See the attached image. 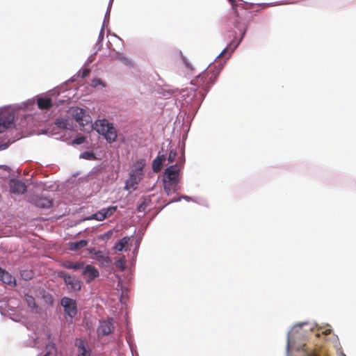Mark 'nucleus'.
<instances>
[{
  "label": "nucleus",
  "instance_id": "obj_20",
  "mask_svg": "<svg viewBox=\"0 0 356 356\" xmlns=\"http://www.w3.org/2000/svg\"><path fill=\"white\" fill-rule=\"evenodd\" d=\"M62 266L67 269L78 270L83 268L84 266L83 262H72L70 261H65L63 262Z\"/></svg>",
  "mask_w": 356,
  "mask_h": 356
},
{
  "label": "nucleus",
  "instance_id": "obj_33",
  "mask_svg": "<svg viewBox=\"0 0 356 356\" xmlns=\"http://www.w3.org/2000/svg\"><path fill=\"white\" fill-rule=\"evenodd\" d=\"M89 74H90V70L84 69L83 72H82L81 77L82 78H85V77L88 76Z\"/></svg>",
  "mask_w": 356,
  "mask_h": 356
},
{
  "label": "nucleus",
  "instance_id": "obj_17",
  "mask_svg": "<svg viewBox=\"0 0 356 356\" xmlns=\"http://www.w3.org/2000/svg\"><path fill=\"white\" fill-rule=\"evenodd\" d=\"M37 104L40 109L47 110L51 107L52 102L49 97H39L37 99Z\"/></svg>",
  "mask_w": 356,
  "mask_h": 356
},
{
  "label": "nucleus",
  "instance_id": "obj_38",
  "mask_svg": "<svg viewBox=\"0 0 356 356\" xmlns=\"http://www.w3.org/2000/svg\"><path fill=\"white\" fill-rule=\"evenodd\" d=\"M44 356H49L48 354L44 355Z\"/></svg>",
  "mask_w": 356,
  "mask_h": 356
},
{
  "label": "nucleus",
  "instance_id": "obj_6",
  "mask_svg": "<svg viewBox=\"0 0 356 356\" xmlns=\"http://www.w3.org/2000/svg\"><path fill=\"white\" fill-rule=\"evenodd\" d=\"M58 277L64 280L65 284L67 289L70 291H80L81 289L82 282L76 278L74 276H72L67 274L65 272H59Z\"/></svg>",
  "mask_w": 356,
  "mask_h": 356
},
{
  "label": "nucleus",
  "instance_id": "obj_18",
  "mask_svg": "<svg viewBox=\"0 0 356 356\" xmlns=\"http://www.w3.org/2000/svg\"><path fill=\"white\" fill-rule=\"evenodd\" d=\"M165 160V156H158L153 160L152 170L154 172H159L161 170L163 162Z\"/></svg>",
  "mask_w": 356,
  "mask_h": 356
},
{
  "label": "nucleus",
  "instance_id": "obj_10",
  "mask_svg": "<svg viewBox=\"0 0 356 356\" xmlns=\"http://www.w3.org/2000/svg\"><path fill=\"white\" fill-rule=\"evenodd\" d=\"M14 115L11 113H2L0 116V134L8 129L14 122Z\"/></svg>",
  "mask_w": 356,
  "mask_h": 356
},
{
  "label": "nucleus",
  "instance_id": "obj_24",
  "mask_svg": "<svg viewBox=\"0 0 356 356\" xmlns=\"http://www.w3.org/2000/svg\"><path fill=\"white\" fill-rule=\"evenodd\" d=\"M177 185H174L171 183L164 181V191L168 194L170 195L172 191L175 192L176 190Z\"/></svg>",
  "mask_w": 356,
  "mask_h": 356
},
{
  "label": "nucleus",
  "instance_id": "obj_8",
  "mask_svg": "<svg viewBox=\"0 0 356 356\" xmlns=\"http://www.w3.org/2000/svg\"><path fill=\"white\" fill-rule=\"evenodd\" d=\"M112 321V318H111L106 321H101L99 322V325L97 330L98 336L104 337L112 332L114 328Z\"/></svg>",
  "mask_w": 356,
  "mask_h": 356
},
{
  "label": "nucleus",
  "instance_id": "obj_27",
  "mask_svg": "<svg viewBox=\"0 0 356 356\" xmlns=\"http://www.w3.org/2000/svg\"><path fill=\"white\" fill-rule=\"evenodd\" d=\"M55 124L59 128L66 129L67 128V121L64 119L60 118L56 119L55 121Z\"/></svg>",
  "mask_w": 356,
  "mask_h": 356
},
{
  "label": "nucleus",
  "instance_id": "obj_31",
  "mask_svg": "<svg viewBox=\"0 0 356 356\" xmlns=\"http://www.w3.org/2000/svg\"><path fill=\"white\" fill-rule=\"evenodd\" d=\"M88 251L90 254H92L95 255V257L97 255V252H99L100 250H96L95 248H91L88 249Z\"/></svg>",
  "mask_w": 356,
  "mask_h": 356
},
{
  "label": "nucleus",
  "instance_id": "obj_36",
  "mask_svg": "<svg viewBox=\"0 0 356 356\" xmlns=\"http://www.w3.org/2000/svg\"><path fill=\"white\" fill-rule=\"evenodd\" d=\"M225 51H226V49H225L223 50V51L221 53V54H222Z\"/></svg>",
  "mask_w": 356,
  "mask_h": 356
},
{
  "label": "nucleus",
  "instance_id": "obj_4",
  "mask_svg": "<svg viewBox=\"0 0 356 356\" xmlns=\"http://www.w3.org/2000/svg\"><path fill=\"white\" fill-rule=\"evenodd\" d=\"M95 129L97 131L104 136L106 140L109 143H113L117 138V131L112 123L107 120H98L95 122Z\"/></svg>",
  "mask_w": 356,
  "mask_h": 356
},
{
  "label": "nucleus",
  "instance_id": "obj_7",
  "mask_svg": "<svg viewBox=\"0 0 356 356\" xmlns=\"http://www.w3.org/2000/svg\"><path fill=\"white\" fill-rule=\"evenodd\" d=\"M61 305L64 307L65 312L71 318L77 313L76 301L72 298L64 297L61 299Z\"/></svg>",
  "mask_w": 356,
  "mask_h": 356
},
{
  "label": "nucleus",
  "instance_id": "obj_22",
  "mask_svg": "<svg viewBox=\"0 0 356 356\" xmlns=\"http://www.w3.org/2000/svg\"><path fill=\"white\" fill-rule=\"evenodd\" d=\"M117 210L116 206H111L108 208L102 209L105 218L111 217Z\"/></svg>",
  "mask_w": 356,
  "mask_h": 356
},
{
  "label": "nucleus",
  "instance_id": "obj_34",
  "mask_svg": "<svg viewBox=\"0 0 356 356\" xmlns=\"http://www.w3.org/2000/svg\"><path fill=\"white\" fill-rule=\"evenodd\" d=\"M307 356H318L315 353H308Z\"/></svg>",
  "mask_w": 356,
  "mask_h": 356
},
{
  "label": "nucleus",
  "instance_id": "obj_11",
  "mask_svg": "<svg viewBox=\"0 0 356 356\" xmlns=\"http://www.w3.org/2000/svg\"><path fill=\"white\" fill-rule=\"evenodd\" d=\"M32 202L38 207L42 209H49L52 207L53 201L52 200L44 197V196H39L35 195L32 198Z\"/></svg>",
  "mask_w": 356,
  "mask_h": 356
},
{
  "label": "nucleus",
  "instance_id": "obj_12",
  "mask_svg": "<svg viewBox=\"0 0 356 356\" xmlns=\"http://www.w3.org/2000/svg\"><path fill=\"white\" fill-rule=\"evenodd\" d=\"M73 115L80 125L83 126L85 123L87 124L89 122L90 117L86 115V111L83 108H76L73 111Z\"/></svg>",
  "mask_w": 356,
  "mask_h": 356
},
{
  "label": "nucleus",
  "instance_id": "obj_35",
  "mask_svg": "<svg viewBox=\"0 0 356 356\" xmlns=\"http://www.w3.org/2000/svg\"><path fill=\"white\" fill-rule=\"evenodd\" d=\"M86 154L89 155V154H88V152L83 153V155L84 156V155H86Z\"/></svg>",
  "mask_w": 356,
  "mask_h": 356
},
{
  "label": "nucleus",
  "instance_id": "obj_37",
  "mask_svg": "<svg viewBox=\"0 0 356 356\" xmlns=\"http://www.w3.org/2000/svg\"><path fill=\"white\" fill-rule=\"evenodd\" d=\"M83 158H87V157H88V155H86V156H85V155H84V156L83 155Z\"/></svg>",
  "mask_w": 356,
  "mask_h": 356
},
{
  "label": "nucleus",
  "instance_id": "obj_2",
  "mask_svg": "<svg viewBox=\"0 0 356 356\" xmlns=\"http://www.w3.org/2000/svg\"><path fill=\"white\" fill-rule=\"evenodd\" d=\"M145 164V159H140L136 162L130 172L129 178L126 181V189L133 191L136 189L138 184L143 177V168Z\"/></svg>",
  "mask_w": 356,
  "mask_h": 356
},
{
  "label": "nucleus",
  "instance_id": "obj_9",
  "mask_svg": "<svg viewBox=\"0 0 356 356\" xmlns=\"http://www.w3.org/2000/svg\"><path fill=\"white\" fill-rule=\"evenodd\" d=\"M82 275L87 283L91 282L99 275V270L93 266L86 265Z\"/></svg>",
  "mask_w": 356,
  "mask_h": 356
},
{
  "label": "nucleus",
  "instance_id": "obj_16",
  "mask_svg": "<svg viewBox=\"0 0 356 356\" xmlns=\"http://www.w3.org/2000/svg\"><path fill=\"white\" fill-rule=\"evenodd\" d=\"M0 280L4 284L9 285L15 282V280L13 275L1 268H0Z\"/></svg>",
  "mask_w": 356,
  "mask_h": 356
},
{
  "label": "nucleus",
  "instance_id": "obj_32",
  "mask_svg": "<svg viewBox=\"0 0 356 356\" xmlns=\"http://www.w3.org/2000/svg\"><path fill=\"white\" fill-rule=\"evenodd\" d=\"M84 141V138L83 137H81V138H76L74 140V143H76V144H81L83 143Z\"/></svg>",
  "mask_w": 356,
  "mask_h": 356
},
{
  "label": "nucleus",
  "instance_id": "obj_15",
  "mask_svg": "<svg viewBox=\"0 0 356 356\" xmlns=\"http://www.w3.org/2000/svg\"><path fill=\"white\" fill-rule=\"evenodd\" d=\"M96 259L102 266H108L111 263V259L108 254H104L102 251L97 252V255L93 257Z\"/></svg>",
  "mask_w": 356,
  "mask_h": 356
},
{
  "label": "nucleus",
  "instance_id": "obj_1",
  "mask_svg": "<svg viewBox=\"0 0 356 356\" xmlns=\"http://www.w3.org/2000/svg\"><path fill=\"white\" fill-rule=\"evenodd\" d=\"M232 5L233 9L235 10V19H234V26L236 29H237L240 34L241 35L240 40L237 42L236 47L239 44V42L241 41L242 38L244 37L246 30H247V16L250 13L249 11H248L245 9L241 8L240 10H238L239 5H236V2L237 0H228Z\"/></svg>",
  "mask_w": 356,
  "mask_h": 356
},
{
  "label": "nucleus",
  "instance_id": "obj_5",
  "mask_svg": "<svg viewBox=\"0 0 356 356\" xmlns=\"http://www.w3.org/2000/svg\"><path fill=\"white\" fill-rule=\"evenodd\" d=\"M181 167L177 165H172L165 170L164 181L177 185L179 180V171Z\"/></svg>",
  "mask_w": 356,
  "mask_h": 356
},
{
  "label": "nucleus",
  "instance_id": "obj_3",
  "mask_svg": "<svg viewBox=\"0 0 356 356\" xmlns=\"http://www.w3.org/2000/svg\"><path fill=\"white\" fill-rule=\"evenodd\" d=\"M218 74L219 72L217 70L210 69L197 76L191 81V84L196 85L204 92H207L211 86L215 82Z\"/></svg>",
  "mask_w": 356,
  "mask_h": 356
},
{
  "label": "nucleus",
  "instance_id": "obj_26",
  "mask_svg": "<svg viewBox=\"0 0 356 356\" xmlns=\"http://www.w3.org/2000/svg\"><path fill=\"white\" fill-rule=\"evenodd\" d=\"M115 266L121 270L123 271L125 268V259L122 257L115 261Z\"/></svg>",
  "mask_w": 356,
  "mask_h": 356
},
{
  "label": "nucleus",
  "instance_id": "obj_29",
  "mask_svg": "<svg viewBox=\"0 0 356 356\" xmlns=\"http://www.w3.org/2000/svg\"><path fill=\"white\" fill-rule=\"evenodd\" d=\"M147 202L145 200H143L138 206V208H137V210L139 211V212H144L147 208Z\"/></svg>",
  "mask_w": 356,
  "mask_h": 356
},
{
  "label": "nucleus",
  "instance_id": "obj_13",
  "mask_svg": "<svg viewBox=\"0 0 356 356\" xmlns=\"http://www.w3.org/2000/svg\"><path fill=\"white\" fill-rule=\"evenodd\" d=\"M10 191L13 193L23 194L26 191V184L19 180H11L10 184Z\"/></svg>",
  "mask_w": 356,
  "mask_h": 356
},
{
  "label": "nucleus",
  "instance_id": "obj_28",
  "mask_svg": "<svg viewBox=\"0 0 356 356\" xmlns=\"http://www.w3.org/2000/svg\"><path fill=\"white\" fill-rule=\"evenodd\" d=\"M177 152L174 150H170L168 154V161L170 163H172L175 161L177 157Z\"/></svg>",
  "mask_w": 356,
  "mask_h": 356
},
{
  "label": "nucleus",
  "instance_id": "obj_23",
  "mask_svg": "<svg viewBox=\"0 0 356 356\" xmlns=\"http://www.w3.org/2000/svg\"><path fill=\"white\" fill-rule=\"evenodd\" d=\"M105 218V215L104 214L102 209L96 212L95 213L92 214L90 217L88 218V219H95L99 221H102Z\"/></svg>",
  "mask_w": 356,
  "mask_h": 356
},
{
  "label": "nucleus",
  "instance_id": "obj_14",
  "mask_svg": "<svg viewBox=\"0 0 356 356\" xmlns=\"http://www.w3.org/2000/svg\"><path fill=\"white\" fill-rule=\"evenodd\" d=\"M75 346L77 348V356H90V351L86 348V342L81 339H76Z\"/></svg>",
  "mask_w": 356,
  "mask_h": 356
},
{
  "label": "nucleus",
  "instance_id": "obj_19",
  "mask_svg": "<svg viewBox=\"0 0 356 356\" xmlns=\"http://www.w3.org/2000/svg\"><path fill=\"white\" fill-rule=\"evenodd\" d=\"M88 245V241L86 240H81L75 242L69 243V249L72 251H77L79 250L82 249Z\"/></svg>",
  "mask_w": 356,
  "mask_h": 356
},
{
  "label": "nucleus",
  "instance_id": "obj_30",
  "mask_svg": "<svg viewBox=\"0 0 356 356\" xmlns=\"http://www.w3.org/2000/svg\"><path fill=\"white\" fill-rule=\"evenodd\" d=\"M182 60H183V61H184V64H185L186 67L188 69H189V70H191V71H192V70H193V69H194V68H193V65H191V63H190L188 62V60H187V58H186V57L182 56Z\"/></svg>",
  "mask_w": 356,
  "mask_h": 356
},
{
  "label": "nucleus",
  "instance_id": "obj_21",
  "mask_svg": "<svg viewBox=\"0 0 356 356\" xmlns=\"http://www.w3.org/2000/svg\"><path fill=\"white\" fill-rule=\"evenodd\" d=\"M129 240L130 238L128 236L123 237L115 243L114 249L118 251H122L127 245Z\"/></svg>",
  "mask_w": 356,
  "mask_h": 356
},
{
  "label": "nucleus",
  "instance_id": "obj_25",
  "mask_svg": "<svg viewBox=\"0 0 356 356\" xmlns=\"http://www.w3.org/2000/svg\"><path fill=\"white\" fill-rule=\"evenodd\" d=\"M25 300L27 302V305L30 308L33 309V308L36 307V303L35 301V298L33 296L26 295L25 296Z\"/></svg>",
  "mask_w": 356,
  "mask_h": 356
}]
</instances>
